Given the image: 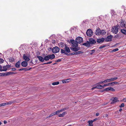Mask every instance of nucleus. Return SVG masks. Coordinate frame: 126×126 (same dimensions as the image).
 Instances as JSON below:
<instances>
[{
	"label": "nucleus",
	"mask_w": 126,
	"mask_h": 126,
	"mask_svg": "<svg viewBox=\"0 0 126 126\" xmlns=\"http://www.w3.org/2000/svg\"><path fill=\"white\" fill-rule=\"evenodd\" d=\"M114 37L115 38L119 39L120 38V36L119 35L117 34Z\"/></svg>",
	"instance_id": "obj_32"
},
{
	"label": "nucleus",
	"mask_w": 126,
	"mask_h": 126,
	"mask_svg": "<svg viewBox=\"0 0 126 126\" xmlns=\"http://www.w3.org/2000/svg\"><path fill=\"white\" fill-rule=\"evenodd\" d=\"M16 69L14 68H13L12 69V70L13 71H15L16 70Z\"/></svg>",
	"instance_id": "obj_59"
},
{
	"label": "nucleus",
	"mask_w": 126,
	"mask_h": 126,
	"mask_svg": "<svg viewBox=\"0 0 126 126\" xmlns=\"http://www.w3.org/2000/svg\"><path fill=\"white\" fill-rule=\"evenodd\" d=\"M32 60L31 61H30V64L31 65V64H33V63L32 62Z\"/></svg>",
	"instance_id": "obj_53"
},
{
	"label": "nucleus",
	"mask_w": 126,
	"mask_h": 126,
	"mask_svg": "<svg viewBox=\"0 0 126 126\" xmlns=\"http://www.w3.org/2000/svg\"><path fill=\"white\" fill-rule=\"evenodd\" d=\"M14 102V101H10L8 102H7L5 103H6V105H7L12 104Z\"/></svg>",
	"instance_id": "obj_20"
},
{
	"label": "nucleus",
	"mask_w": 126,
	"mask_h": 126,
	"mask_svg": "<svg viewBox=\"0 0 126 126\" xmlns=\"http://www.w3.org/2000/svg\"><path fill=\"white\" fill-rule=\"evenodd\" d=\"M86 33L88 36L91 37L93 35V32L91 29H89L87 31Z\"/></svg>",
	"instance_id": "obj_5"
},
{
	"label": "nucleus",
	"mask_w": 126,
	"mask_h": 126,
	"mask_svg": "<svg viewBox=\"0 0 126 126\" xmlns=\"http://www.w3.org/2000/svg\"><path fill=\"white\" fill-rule=\"evenodd\" d=\"M105 81H106L105 80H104V81L100 82H99V84H101L103 83H106V82H105Z\"/></svg>",
	"instance_id": "obj_47"
},
{
	"label": "nucleus",
	"mask_w": 126,
	"mask_h": 126,
	"mask_svg": "<svg viewBox=\"0 0 126 126\" xmlns=\"http://www.w3.org/2000/svg\"><path fill=\"white\" fill-rule=\"evenodd\" d=\"M9 59L10 62L12 63L13 62H14L15 61L14 59V58H9Z\"/></svg>",
	"instance_id": "obj_29"
},
{
	"label": "nucleus",
	"mask_w": 126,
	"mask_h": 126,
	"mask_svg": "<svg viewBox=\"0 0 126 126\" xmlns=\"http://www.w3.org/2000/svg\"><path fill=\"white\" fill-rule=\"evenodd\" d=\"M120 26H121L122 27H125V24L123 21H121Z\"/></svg>",
	"instance_id": "obj_27"
},
{
	"label": "nucleus",
	"mask_w": 126,
	"mask_h": 126,
	"mask_svg": "<svg viewBox=\"0 0 126 126\" xmlns=\"http://www.w3.org/2000/svg\"><path fill=\"white\" fill-rule=\"evenodd\" d=\"M89 41L90 45L95 44L96 42L95 40L92 38L89 39Z\"/></svg>",
	"instance_id": "obj_13"
},
{
	"label": "nucleus",
	"mask_w": 126,
	"mask_h": 126,
	"mask_svg": "<svg viewBox=\"0 0 126 126\" xmlns=\"http://www.w3.org/2000/svg\"><path fill=\"white\" fill-rule=\"evenodd\" d=\"M58 45L60 48L62 47L63 48L65 46H67L63 42H61L60 43H59Z\"/></svg>",
	"instance_id": "obj_14"
},
{
	"label": "nucleus",
	"mask_w": 126,
	"mask_h": 126,
	"mask_svg": "<svg viewBox=\"0 0 126 126\" xmlns=\"http://www.w3.org/2000/svg\"><path fill=\"white\" fill-rule=\"evenodd\" d=\"M123 100L124 102H126V98H124Z\"/></svg>",
	"instance_id": "obj_57"
},
{
	"label": "nucleus",
	"mask_w": 126,
	"mask_h": 126,
	"mask_svg": "<svg viewBox=\"0 0 126 126\" xmlns=\"http://www.w3.org/2000/svg\"><path fill=\"white\" fill-rule=\"evenodd\" d=\"M61 53L62 54L64 53L65 54L67 55L68 54V53H69L70 52V51L69 48L66 46L64 48V50L63 49H61Z\"/></svg>",
	"instance_id": "obj_2"
},
{
	"label": "nucleus",
	"mask_w": 126,
	"mask_h": 126,
	"mask_svg": "<svg viewBox=\"0 0 126 126\" xmlns=\"http://www.w3.org/2000/svg\"><path fill=\"white\" fill-rule=\"evenodd\" d=\"M113 82V83H114V84H117V83H118V82Z\"/></svg>",
	"instance_id": "obj_58"
},
{
	"label": "nucleus",
	"mask_w": 126,
	"mask_h": 126,
	"mask_svg": "<svg viewBox=\"0 0 126 126\" xmlns=\"http://www.w3.org/2000/svg\"><path fill=\"white\" fill-rule=\"evenodd\" d=\"M118 79L117 77H114L111 78V79H107L105 80L106 81L105 82H106V83L110 82L111 81H113L117 79Z\"/></svg>",
	"instance_id": "obj_10"
},
{
	"label": "nucleus",
	"mask_w": 126,
	"mask_h": 126,
	"mask_svg": "<svg viewBox=\"0 0 126 126\" xmlns=\"http://www.w3.org/2000/svg\"><path fill=\"white\" fill-rule=\"evenodd\" d=\"M21 65L23 67H26L28 65V63L27 62L24 61L22 62L21 63Z\"/></svg>",
	"instance_id": "obj_18"
},
{
	"label": "nucleus",
	"mask_w": 126,
	"mask_h": 126,
	"mask_svg": "<svg viewBox=\"0 0 126 126\" xmlns=\"http://www.w3.org/2000/svg\"><path fill=\"white\" fill-rule=\"evenodd\" d=\"M109 84L110 86L113 85H114L113 82H112L110 83H109Z\"/></svg>",
	"instance_id": "obj_49"
},
{
	"label": "nucleus",
	"mask_w": 126,
	"mask_h": 126,
	"mask_svg": "<svg viewBox=\"0 0 126 126\" xmlns=\"http://www.w3.org/2000/svg\"><path fill=\"white\" fill-rule=\"evenodd\" d=\"M110 91H115V90L113 89V88L111 87H110V88L109 89Z\"/></svg>",
	"instance_id": "obj_37"
},
{
	"label": "nucleus",
	"mask_w": 126,
	"mask_h": 126,
	"mask_svg": "<svg viewBox=\"0 0 126 126\" xmlns=\"http://www.w3.org/2000/svg\"><path fill=\"white\" fill-rule=\"evenodd\" d=\"M59 82H53L52 83V85H57L59 84Z\"/></svg>",
	"instance_id": "obj_31"
},
{
	"label": "nucleus",
	"mask_w": 126,
	"mask_h": 126,
	"mask_svg": "<svg viewBox=\"0 0 126 126\" xmlns=\"http://www.w3.org/2000/svg\"><path fill=\"white\" fill-rule=\"evenodd\" d=\"M49 116H48V117H47L46 118V119H47V118H49Z\"/></svg>",
	"instance_id": "obj_64"
},
{
	"label": "nucleus",
	"mask_w": 126,
	"mask_h": 126,
	"mask_svg": "<svg viewBox=\"0 0 126 126\" xmlns=\"http://www.w3.org/2000/svg\"><path fill=\"white\" fill-rule=\"evenodd\" d=\"M83 53V52L82 51H78L77 52H77H75V55H78L79 54H82Z\"/></svg>",
	"instance_id": "obj_24"
},
{
	"label": "nucleus",
	"mask_w": 126,
	"mask_h": 126,
	"mask_svg": "<svg viewBox=\"0 0 126 126\" xmlns=\"http://www.w3.org/2000/svg\"><path fill=\"white\" fill-rule=\"evenodd\" d=\"M37 58L41 62H43L44 61V58L41 56H37Z\"/></svg>",
	"instance_id": "obj_19"
},
{
	"label": "nucleus",
	"mask_w": 126,
	"mask_h": 126,
	"mask_svg": "<svg viewBox=\"0 0 126 126\" xmlns=\"http://www.w3.org/2000/svg\"><path fill=\"white\" fill-rule=\"evenodd\" d=\"M111 11L113 13V14H114L113 13H114V11H113V10H111Z\"/></svg>",
	"instance_id": "obj_63"
},
{
	"label": "nucleus",
	"mask_w": 126,
	"mask_h": 126,
	"mask_svg": "<svg viewBox=\"0 0 126 126\" xmlns=\"http://www.w3.org/2000/svg\"><path fill=\"white\" fill-rule=\"evenodd\" d=\"M66 114V112H63L62 114H60V115H58V116L59 117H63L64 116L65 114Z\"/></svg>",
	"instance_id": "obj_23"
},
{
	"label": "nucleus",
	"mask_w": 126,
	"mask_h": 126,
	"mask_svg": "<svg viewBox=\"0 0 126 126\" xmlns=\"http://www.w3.org/2000/svg\"><path fill=\"white\" fill-rule=\"evenodd\" d=\"M5 73H0V76H3L5 75Z\"/></svg>",
	"instance_id": "obj_43"
},
{
	"label": "nucleus",
	"mask_w": 126,
	"mask_h": 126,
	"mask_svg": "<svg viewBox=\"0 0 126 126\" xmlns=\"http://www.w3.org/2000/svg\"><path fill=\"white\" fill-rule=\"evenodd\" d=\"M5 103H3L0 104V107L4 106L6 105Z\"/></svg>",
	"instance_id": "obj_36"
},
{
	"label": "nucleus",
	"mask_w": 126,
	"mask_h": 126,
	"mask_svg": "<svg viewBox=\"0 0 126 126\" xmlns=\"http://www.w3.org/2000/svg\"><path fill=\"white\" fill-rule=\"evenodd\" d=\"M23 59L26 62H28L30 60V59L27 56L24 54L23 56Z\"/></svg>",
	"instance_id": "obj_15"
},
{
	"label": "nucleus",
	"mask_w": 126,
	"mask_h": 126,
	"mask_svg": "<svg viewBox=\"0 0 126 126\" xmlns=\"http://www.w3.org/2000/svg\"><path fill=\"white\" fill-rule=\"evenodd\" d=\"M104 40V38H102L100 39H97L96 40V42L97 43H100L103 42Z\"/></svg>",
	"instance_id": "obj_16"
},
{
	"label": "nucleus",
	"mask_w": 126,
	"mask_h": 126,
	"mask_svg": "<svg viewBox=\"0 0 126 126\" xmlns=\"http://www.w3.org/2000/svg\"><path fill=\"white\" fill-rule=\"evenodd\" d=\"M76 42L77 43H78V44L82 42L83 38L81 37H79L76 38Z\"/></svg>",
	"instance_id": "obj_9"
},
{
	"label": "nucleus",
	"mask_w": 126,
	"mask_h": 126,
	"mask_svg": "<svg viewBox=\"0 0 126 126\" xmlns=\"http://www.w3.org/2000/svg\"><path fill=\"white\" fill-rule=\"evenodd\" d=\"M110 87H108V88H105V89H104V91H109V90H109L110 89Z\"/></svg>",
	"instance_id": "obj_38"
},
{
	"label": "nucleus",
	"mask_w": 126,
	"mask_h": 126,
	"mask_svg": "<svg viewBox=\"0 0 126 126\" xmlns=\"http://www.w3.org/2000/svg\"><path fill=\"white\" fill-rule=\"evenodd\" d=\"M3 68L2 71H6L7 70V66H4Z\"/></svg>",
	"instance_id": "obj_28"
},
{
	"label": "nucleus",
	"mask_w": 126,
	"mask_h": 126,
	"mask_svg": "<svg viewBox=\"0 0 126 126\" xmlns=\"http://www.w3.org/2000/svg\"><path fill=\"white\" fill-rule=\"evenodd\" d=\"M93 120H91V121H88V123L89 124L90 123V124H93Z\"/></svg>",
	"instance_id": "obj_46"
},
{
	"label": "nucleus",
	"mask_w": 126,
	"mask_h": 126,
	"mask_svg": "<svg viewBox=\"0 0 126 126\" xmlns=\"http://www.w3.org/2000/svg\"><path fill=\"white\" fill-rule=\"evenodd\" d=\"M66 110V108H63L62 109H61L60 110H59L60 112H61L65 110Z\"/></svg>",
	"instance_id": "obj_40"
},
{
	"label": "nucleus",
	"mask_w": 126,
	"mask_h": 126,
	"mask_svg": "<svg viewBox=\"0 0 126 126\" xmlns=\"http://www.w3.org/2000/svg\"><path fill=\"white\" fill-rule=\"evenodd\" d=\"M70 41L72 45V47L78 46V44L76 42V41H75L74 40L71 39L70 40Z\"/></svg>",
	"instance_id": "obj_8"
},
{
	"label": "nucleus",
	"mask_w": 126,
	"mask_h": 126,
	"mask_svg": "<svg viewBox=\"0 0 126 126\" xmlns=\"http://www.w3.org/2000/svg\"><path fill=\"white\" fill-rule=\"evenodd\" d=\"M91 51L92 52L90 53V54L91 55L95 51L94 50H91Z\"/></svg>",
	"instance_id": "obj_50"
},
{
	"label": "nucleus",
	"mask_w": 126,
	"mask_h": 126,
	"mask_svg": "<svg viewBox=\"0 0 126 126\" xmlns=\"http://www.w3.org/2000/svg\"><path fill=\"white\" fill-rule=\"evenodd\" d=\"M68 54V56H70L73 55H75V52H72L71 53H70L68 54Z\"/></svg>",
	"instance_id": "obj_34"
},
{
	"label": "nucleus",
	"mask_w": 126,
	"mask_h": 126,
	"mask_svg": "<svg viewBox=\"0 0 126 126\" xmlns=\"http://www.w3.org/2000/svg\"><path fill=\"white\" fill-rule=\"evenodd\" d=\"M4 124H5L7 123V122L6 121H4Z\"/></svg>",
	"instance_id": "obj_61"
},
{
	"label": "nucleus",
	"mask_w": 126,
	"mask_h": 126,
	"mask_svg": "<svg viewBox=\"0 0 126 126\" xmlns=\"http://www.w3.org/2000/svg\"><path fill=\"white\" fill-rule=\"evenodd\" d=\"M59 50L60 48H59L56 46L53 47L52 49V52L54 53H55L59 52Z\"/></svg>",
	"instance_id": "obj_6"
},
{
	"label": "nucleus",
	"mask_w": 126,
	"mask_h": 126,
	"mask_svg": "<svg viewBox=\"0 0 126 126\" xmlns=\"http://www.w3.org/2000/svg\"><path fill=\"white\" fill-rule=\"evenodd\" d=\"M89 126H93V124H90V123L89 124Z\"/></svg>",
	"instance_id": "obj_54"
},
{
	"label": "nucleus",
	"mask_w": 126,
	"mask_h": 126,
	"mask_svg": "<svg viewBox=\"0 0 126 126\" xmlns=\"http://www.w3.org/2000/svg\"><path fill=\"white\" fill-rule=\"evenodd\" d=\"M112 35H110L108 36L105 39V41L106 42H110L112 40Z\"/></svg>",
	"instance_id": "obj_12"
},
{
	"label": "nucleus",
	"mask_w": 126,
	"mask_h": 126,
	"mask_svg": "<svg viewBox=\"0 0 126 126\" xmlns=\"http://www.w3.org/2000/svg\"><path fill=\"white\" fill-rule=\"evenodd\" d=\"M61 61V59H59L58 60H57L56 61V62H60Z\"/></svg>",
	"instance_id": "obj_52"
},
{
	"label": "nucleus",
	"mask_w": 126,
	"mask_h": 126,
	"mask_svg": "<svg viewBox=\"0 0 126 126\" xmlns=\"http://www.w3.org/2000/svg\"><path fill=\"white\" fill-rule=\"evenodd\" d=\"M119 49L118 48H117L114 49L112 51V52H114L117 51Z\"/></svg>",
	"instance_id": "obj_42"
},
{
	"label": "nucleus",
	"mask_w": 126,
	"mask_h": 126,
	"mask_svg": "<svg viewBox=\"0 0 126 126\" xmlns=\"http://www.w3.org/2000/svg\"><path fill=\"white\" fill-rule=\"evenodd\" d=\"M104 88V86H102L101 85H97L94 88L97 89H101L102 88Z\"/></svg>",
	"instance_id": "obj_22"
},
{
	"label": "nucleus",
	"mask_w": 126,
	"mask_h": 126,
	"mask_svg": "<svg viewBox=\"0 0 126 126\" xmlns=\"http://www.w3.org/2000/svg\"><path fill=\"white\" fill-rule=\"evenodd\" d=\"M97 120V118H95V119H94L93 121V122H94L95 121H96Z\"/></svg>",
	"instance_id": "obj_60"
},
{
	"label": "nucleus",
	"mask_w": 126,
	"mask_h": 126,
	"mask_svg": "<svg viewBox=\"0 0 126 126\" xmlns=\"http://www.w3.org/2000/svg\"><path fill=\"white\" fill-rule=\"evenodd\" d=\"M2 67L1 65H0V71H2Z\"/></svg>",
	"instance_id": "obj_56"
},
{
	"label": "nucleus",
	"mask_w": 126,
	"mask_h": 126,
	"mask_svg": "<svg viewBox=\"0 0 126 126\" xmlns=\"http://www.w3.org/2000/svg\"><path fill=\"white\" fill-rule=\"evenodd\" d=\"M55 115V112H53V113H51L49 115V117H51V116H53V115Z\"/></svg>",
	"instance_id": "obj_35"
},
{
	"label": "nucleus",
	"mask_w": 126,
	"mask_h": 126,
	"mask_svg": "<svg viewBox=\"0 0 126 126\" xmlns=\"http://www.w3.org/2000/svg\"><path fill=\"white\" fill-rule=\"evenodd\" d=\"M122 109L120 108V109H119V111H122Z\"/></svg>",
	"instance_id": "obj_62"
},
{
	"label": "nucleus",
	"mask_w": 126,
	"mask_h": 126,
	"mask_svg": "<svg viewBox=\"0 0 126 126\" xmlns=\"http://www.w3.org/2000/svg\"><path fill=\"white\" fill-rule=\"evenodd\" d=\"M124 106V103H122L119 106V107L120 108L123 107Z\"/></svg>",
	"instance_id": "obj_45"
},
{
	"label": "nucleus",
	"mask_w": 126,
	"mask_h": 126,
	"mask_svg": "<svg viewBox=\"0 0 126 126\" xmlns=\"http://www.w3.org/2000/svg\"><path fill=\"white\" fill-rule=\"evenodd\" d=\"M20 62L19 61L16 63L15 66L16 67L18 68L20 66Z\"/></svg>",
	"instance_id": "obj_21"
},
{
	"label": "nucleus",
	"mask_w": 126,
	"mask_h": 126,
	"mask_svg": "<svg viewBox=\"0 0 126 126\" xmlns=\"http://www.w3.org/2000/svg\"><path fill=\"white\" fill-rule=\"evenodd\" d=\"M52 63V61H49L47 63H44L43 64H49L51 63Z\"/></svg>",
	"instance_id": "obj_48"
},
{
	"label": "nucleus",
	"mask_w": 126,
	"mask_h": 126,
	"mask_svg": "<svg viewBox=\"0 0 126 126\" xmlns=\"http://www.w3.org/2000/svg\"><path fill=\"white\" fill-rule=\"evenodd\" d=\"M54 112L55 114V115H57L59 114L60 113V112L59 110H58L56 112Z\"/></svg>",
	"instance_id": "obj_41"
},
{
	"label": "nucleus",
	"mask_w": 126,
	"mask_h": 126,
	"mask_svg": "<svg viewBox=\"0 0 126 126\" xmlns=\"http://www.w3.org/2000/svg\"><path fill=\"white\" fill-rule=\"evenodd\" d=\"M99 115V113H97L96 114V116H98Z\"/></svg>",
	"instance_id": "obj_55"
},
{
	"label": "nucleus",
	"mask_w": 126,
	"mask_h": 126,
	"mask_svg": "<svg viewBox=\"0 0 126 126\" xmlns=\"http://www.w3.org/2000/svg\"><path fill=\"white\" fill-rule=\"evenodd\" d=\"M14 73L13 72H8L6 74H5V75L6 76H7L8 75L10 74H13Z\"/></svg>",
	"instance_id": "obj_33"
},
{
	"label": "nucleus",
	"mask_w": 126,
	"mask_h": 126,
	"mask_svg": "<svg viewBox=\"0 0 126 126\" xmlns=\"http://www.w3.org/2000/svg\"><path fill=\"white\" fill-rule=\"evenodd\" d=\"M82 45L85 46L87 47H90L91 46V45L88 41H87L86 43H83L82 44Z\"/></svg>",
	"instance_id": "obj_17"
},
{
	"label": "nucleus",
	"mask_w": 126,
	"mask_h": 126,
	"mask_svg": "<svg viewBox=\"0 0 126 126\" xmlns=\"http://www.w3.org/2000/svg\"><path fill=\"white\" fill-rule=\"evenodd\" d=\"M106 46L105 45H103L102 46H101L100 47H99V48L100 49H101L102 48Z\"/></svg>",
	"instance_id": "obj_51"
},
{
	"label": "nucleus",
	"mask_w": 126,
	"mask_h": 126,
	"mask_svg": "<svg viewBox=\"0 0 126 126\" xmlns=\"http://www.w3.org/2000/svg\"><path fill=\"white\" fill-rule=\"evenodd\" d=\"M70 48L71 50L75 52L78 51L80 49V47L78 46L71 47Z\"/></svg>",
	"instance_id": "obj_7"
},
{
	"label": "nucleus",
	"mask_w": 126,
	"mask_h": 126,
	"mask_svg": "<svg viewBox=\"0 0 126 126\" xmlns=\"http://www.w3.org/2000/svg\"><path fill=\"white\" fill-rule=\"evenodd\" d=\"M118 28L117 26H114L111 29V32L115 34L117 33L118 32Z\"/></svg>",
	"instance_id": "obj_4"
},
{
	"label": "nucleus",
	"mask_w": 126,
	"mask_h": 126,
	"mask_svg": "<svg viewBox=\"0 0 126 126\" xmlns=\"http://www.w3.org/2000/svg\"><path fill=\"white\" fill-rule=\"evenodd\" d=\"M121 32L123 33L126 35V30L122 29L121 30Z\"/></svg>",
	"instance_id": "obj_26"
},
{
	"label": "nucleus",
	"mask_w": 126,
	"mask_h": 126,
	"mask_svg": "<svg viewBox=\"0 0 126 126\" xmlns=\"http://www.w3.org/2000/svg\"><path fill=\"white\" fill-rule=\"evenodd\" d=\"M32 68H31L29 69H28L27 68H21L20 69H19V71H21L23 70H25V71H27V70H30Z\"/></svg>",
	"instance_id": "obj_25"
},
{
	"label": "nucleus",
	"mask_w": 126,
	"mask_h": 126,
	"mask_svg": "<svg viewBox=\"0 0 126 126\" xmlns=\"http://www.w3.org/2000/svg\"><path fill=\"white\" fill-rule=\"evenodd\" d=\"M106 32V31L105 30H101L99 28H98L96 29L95 34L97 35H103L105 34Z\"/></svg>",
	"instance_id": "obj_1"
},
{
	"label": "nucleus",
	"mask_w": 126,
	"mask_h": 126,
	"mask_svg": "<svg viewBox=\"0 0 126 126\" xmlns=\"http://www.w3.org/2000/svg\"><path fill=\"white\" fill-rule=\"evenodd\" d=\"M110 86L109 83L104 84L103 86H104V87L108 86Z\"/></svg>",
	"instance_id": "obj_44"
},
{
	"label": "nucleus",
	"mask_w": 126,
	"mask_h": 126,
	"mask_svg": "<svg viewBox=\"0 0 126 126\" xmlns=\"http://www.w3.org/2000/svg\"><path fill=\"white\" fill-rule=\"evenodd\" d=\"M118 98L116 97H112L111 99V100L112 101L111 102V104H112L119 101L118 100Z\"/></svg>",
	"instance_id": "obj_11"
},
{
	"label": "nucleus",
	"mask_w": 126,
	"mask_h": 126,
	"mask_svg": "<svg viewBox=\"0 0 126 126\" xmlns=\"http://www.w3.org/2000/svg\"><path fill=\"white\" fill-rule=\"evenodd\" d=\"M69 80V79H66V80H63L62 81V82L63 83H66L67 82H69V81H68Z\"/></svg>",
	"instance_id": "obj_30"
},
{
	"label": "nucleus",
	"mask_w": 126,
	"mask_h": 126,
	"mask_svg": "<svg viewBox=\"0 0 126 126\" xmlns=\"http://www.w3.org/2000/svg\"><path fill=\"white\" fill-rule=\"evenodd\" d=\"M55 57V56L54 54H52V55H49L47 56H45L44 57V60H45L46 61H48L50 59L52 60L54 59Z\"/></svg>",
	"instance_id": "obj_3"
},
{
	"label": "nucleus",
	"mask_w": 126,
	"mask_h": 126,
	"mask_svg": "<svg viewBox=\"0 0 126 126\" xmlns=\"http://www.w3.org/2000/svg\"><path fill=\"white\" fill-rule=\"evenodd\" d=\"M4 60L2 59H0V63H2L4 62Z\"/></svg>",
	"instance_id": "obj_39"
}]
</instances>
